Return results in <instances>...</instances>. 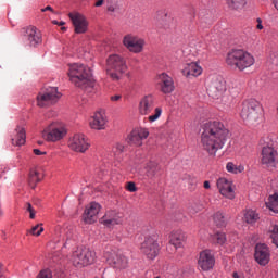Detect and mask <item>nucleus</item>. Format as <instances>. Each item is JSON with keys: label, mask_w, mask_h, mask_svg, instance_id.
<instances>
[{"label": "nucleus", "mask_w": 278, "mask_h": 278, "mask_svg": "<svg viewBox=\"0 0 278 278\" xmlns=\"http://www.w3.org/2000/svg\"><path fill=\"white\" fill-rule=\"evenodd\" d=\"M229 140V128L222 122H207L203 126L201 134V144L203 151H206L212 157L227 144Z\"/></svg>", "instance_id": "1"}, {"label": "nucleus", "mask_w": 278, "mask_h": 278, "mask_svg": "<svg viewBox=\"0 0 278 278\" xmlns=\"http://www.w3.org/2000/svg\"><path fill=\"white\" fill-rule=\"evenodd\" d=\"M67 75L71 84L76 88H80V90H84L89 94L94 92V86H97V83L92 76V70H90L88 65L81 63L68 64Z\"/></svg>", "instance_id": "2"}, {"label": "nucleus", "mask_w": 278, "mask_h": 278, "mask_svg": "<svg viewBox=\"0 0 278 278\" xmlns=\"http://www.w3.org/2000/svg\"><path fill=\"white\" fill-rule=\"evenodd\" d=\"M225 62L232 71L244 73L248 68L255 66V56L244 49H233L227 53Z\"/></svg>", "instance_id": "3"}, {"label": "nucleus", "mask_w": 278, "mask_h": 278, "mask_svg": "<svg viewBox=\"0 0 278 278\" xmlns=\"http://www.w3.org/2000/svg\"><path fill=\"white\" fill-rule=\"evenodd\" d=\"M239 114L242 121L260 125L262 118H264V108H262L260 101L255 99L244 100Z\"/></svg>", "instance_id": "4"}, {"label": "nucleus", "mask_w": 278, "mask_h": 278, "mask_svg": "<svg viewBox=\"0 0 278 278\" xmlns=\"http://www.w3.org/2000/svg\"><path fill=\"white\" fill-rule=\"evenodd\" d=\"M127 73V61L119 54H111L106 59V75L112 81H121Z\"/></svg>", "instance_id": "5"}, {"label": "nucleus", "mask_w": 278, "mask_h": 278, "mask_svg": "<svg viewBox=\"0 0 278 278\" xmlns=\"http://www.w3.org/2000/svg\"><path fill=\"white\" fill-rule=\"evenodd\" d=\"M138 110L141 116H148L149 123H155V121L162 116V108H155V97L153 94H147L142 97L139 101ZM153 110L154 113L149 115L151 112H153Z\"/></svg>", "instance_id": "6"}, {"label": "nucleus", "mask_w": 278, "mask_h": 278, "mask_svg": "<svg viewBox=\"0 0 278 278\" xmlns=\"http://www.w3.org/2000/svg\"><path fill=\"white\" fill-rule=\"evenodd\" d=\"M66 134H68V130L64 123L52 122L42 130L41 136L47 142H60V140L66 138Z\"/></svg>", "instance_id": "7"}, {"label": "nucleus", "mask_w": 278, "mask_h": 278, "mask_svg": "<svg viewBox=\"0 0 278 278\" xmlns=\"http://www.w3.org/2000/svg\"><path fill=\"white\" fill-rule=\"evenodd\" d=\"M68 260L76 268H84L94 264V253L88 248L80 247L72 252Z\"/></svg>", "instance_id": "8"}, {"label": "nucleus", "mask_w": 278, "mask_h": 278, "mask_svg": "<svg viewBox=\"0 0 278 278\" xmlns=\"http://www.w3.org/2000/svg\"><path fill=\"white\" fill-rule=\"evenodd\" d=\"M208 96L215 101L220 100V97L227 92V81L223 77L213 75L207 80Z\"/></svg>", "instance_id": "9"}, {"label": "nucleus", "mask_w": 278, "mask_h": 278, "mask_svg": "<svg viewBox=\"0 0 278 278\" xmlns=\"http://www.w3.org/2000/svg\"><path fill=\"white\" fill-rule=\"evenodd\" d=\"M60 99H62V93L58 91V87H48L38 93L37 105L38 108H50V105H55Z\"/></svg>", "instance_id": "10"}, {"label": "nucleus", "mask_w": 278, "mask_h": 278, "mask_svg": "<svg viewBox=\"0 0 278 278\" xmlns=\"http://www.w3.org/2000/svg\"><path fill=\"white\" fill-rule=\"evenodd\" d=\"M261 164L265 168L275 169L278 166V151L271 143H266L261 150Z\"/></svg>", "instance_id": "11"}, {"label": "nucleus", "mask_w": 278, "mask_h": 278, "mask_svg": "<svg viewBox=\"0 0 278 278\" xmlns=\"http://www.w3.org/2000/svg\"><path fill=\"white\" fill-rule=\"evenodd\" d=\"M104 258L110 266L118 268L119 270H125V268L129 266V258L116 250H106L104 252Z\"/></svg>", "instance_id": "12"}, {"label": "nucleus", "mask_w": 278, "mask_h": 278, "mask_svg": "<svg viewBox=\"0 0 278 278\" xmlns=\"http://www.w3.org/2000/svg\"><path fill=\"white\" fill-rule=\"evenodd\" d=\"M67 147L74 153H86L90 149V139L84 134H75L68 138Z\"/></svg>", "instance_id": "13"}, {"label": "nucleus", "mask_w": 278, "mask_h": 278, "mask_svg": "<svg viewBox=\"0 0 278 278\" xmlns=\"http://www.w3.org/2000/svg\"><path fill=\"white\" fill-rule=\"evenodd\" d=\"M140 251L147 260H155V257L160 255V243H157V237H146L144 241L141 243Z\"/></svg>", "instance_id": "14"}, {"label": "nucleus", "mask_w": 278, "mask_h": 278, "mask_svg": "<svg viewBox=\"0 0 278 278\" xmlns=\"http://www.w3.org/2000/svg\"><path fill=\"white\" fill-rule=\"evenodd\" d=\"M123 46L128 49L130 53H142L144 51V45L147 41L144 38L134 34H127L123 37Z\"/></svg>", "instance_id": "15"}, {"label": "nucleus", "mask_w": 278, "mask_h": 278, "mask_svg": "<svg viewBox=\"0 0 278 278\" xmlns=\"http://www.w3.org/2000/svg\"><path fill=\"white\" fill-rule=\"evenodd\" d=\"M23 36L30 47L36 48L42 45V33L36 26L23 28Z\"/></svg>", "instance_id": "16"}, {"label": "nucleus", "mask_w": 278, "mask_h": 278, "mask_svg": "<svg viewBox=\"0 0 278 278\" xmlns=\"http://www.w3.org/2000/svg\"><path fill=\"white\" fill-rule=\"evenodd\" d=\"M216 265V258L214 257V253L212 250H204L200 252L199 260H198V266L203 270L204 273H208V270H212L214 266Z\"/></svg>", "instance_id": "17"}, {"label": "nucleus", "mask_w": 278, "mask_h": 278, "mask_svg": "<svg viewBox=\"0 0 278 278\" xmlns=\"http://www.w3.org/2000/svg\"><path fill=\"white\" fill-rule=\"evenodd\" d=\"M68 16L74 25L75 34H86V31H88L89 23L86 15L79 12H72L68 14Z\"/></svg>", "instance_id": "18"}, {"label": "nucleus", "mask_w": 278, "mask_h": 278, "mask_svg": "<svg viewBox=\"0 0 278 278\" xmlns=\"http://www.w3.org/2000/svg\"><path fill=\"white\" fill-rule=\"evenodd\" d=\"M101 212V204L97 202L89 203L84 212L83 219L87 225H92L99 220V213Z\"/></svg>", "instance_id": "19"}, {"label": "nucleus", "mask_w": 278, "mask_h": 278, "mask_svg": "<svg viewBox=\"0 0 278 278\" xmlns=\"http://www.w3.org/2000/svg\"><path fill=\"white\" fill-rule=\"evenodd\" d=\"M217 189L222 197L225 199H236V190L233 189V182L225 177H222L216 182Z\"/></svg>", "instance_id": "20"}, {"label": "nucleus", "mask_w": 278, "mask_h": 278, "mask_svg": "<svg viewBox=\"0 0 278 278\" xmlns=\"http://www.w3.org/2000/svg\"><path fill=\"white\" fill-rule=\"evenodd\" d=\"M149 138V129L135 128L127 137L128 144L132 147H142V141Z\"/></svg>", "instance_id": "21"}, {"label": "nucleus", "mask_w": 278, "mask_h": 278, "mask_svg": "<svg viewBox=\"0 0 278 278\" xmlns=\"http://www.w3.org/2000/svg\"><path fill=\"white\" fill-rule=\"evenodd\" d=\"M100 223L104 225V227H116V225H123V215L115 210L106 211L100 219Z\"/></svg>", "instance_id": "22"}, {"label": "nucleus", "mask_w": 278, "mask_h": 278, "mask_svg": "<svg viewBox=\"0 0 278 278\" xmlns=\"http://www.w3.org/2000/svg\"><path fill=\"white\" fill-rule=\"evenodd\" d=\"M254 260L260 266H266L270 262V250L264 243H257L255 247Z\"/></svg>", "instance_id": "23"}, {"label": "nucleus", "mask_w": 278, "mask_h": 278, "mask_svg": "<svg viewBox=\"0 0 278 278\" xmlns=\"http://www.w3.org/2000/svg\"><path fill=\"white\" fill-rule=\"evenodd\" d=\"M159 79V88L163 94H170L175 91V81L173 80V77H170L166 73H161L157 76Z\"/></svg>", "instance_id": "24"}, {"label": "nucleus", "mask_w": 278, "mask_h": 278, "mask_svg": "<svg viewBox=\"0 0 278 278\" xmlns=\"http://www.w3.org/2000/svg\"><path fill=\"white\" fill-rule=\"evenodd\" d=\"M106 125H108V115H105V112L103 111L96 112L89 121V127L91 129H96V131H101L105 129Z\"/></svg>", "instance_id": "25"}, {"label": "nucleus", "mask_w": 278, "mask_h": 278, "mask_svg": "<svg viewBox=\"0 0 278 278\" xmlns=\"http://www.w3.org/2000/svg\"><path fill=\"white\" fill-rule=\"evenodd\" d=\"M182 75L185 77H201V75H203V67L199 64V62H191V63H187L182 71H181Z\"/></svg>", "instance_id": "26"}, {"label": "nucleus", "mask_w": 278, "mask_h": 278, "mask_svg": "<svg viewBox=\"0 0 278 278\" xmlns=\"http://www.w3.org/2000/svg\"><path fill=\"white\" fill-rule=\"evenodd\" d=\"M27 140V134L25 132V127L17 126L14 130V135L12 137V146L13 147H23Z\"/></svg>", "instance_id": "27"}, {"label": "nucleus", "mask_w": 278, "mask_h": 278, "mask_svg": "<svg viewBox=\"0 0 278 278\" xmlns=\"http://www.w3.org/2000/svg\"><path fill=\"white\" fill-rule=\"evenodd\" d=\"M169 242L175 249H181L184 242H186V235L181 230L172 231L169 236Z\"/></svg>", "instance_id": "28"}, {"label": "nucleus", "mask_w": 278, "mask_h": 278, "mask_svg": "<svg viewBox=\"0 0 278 278\" xmlns=\"http://www.w3.org/2000/svg\"><path fill=\"white\" fill-rule=\"evenodd\" d=\"M243 220L248 225H254V223L260 220V214L253 208H248L243 213Z\"/></svg>", "instance_id": "29"}, {"label": "nucleus", "mask_w": 278, "mask_h": 278, "mask_svg": "<svg viewBox=\"0 0 278 278\" xmlns=\"http://www.w3.org/2000/svg\"><path fill=\"white\" fill-rule=\"evenodd\" d=\"M225 1L229 10H235L236 12H240V10H244V8H247V3L249 0H225Z\"/></svg>", "instance_id": "30"}, {"label": "nucleus", "mask_w": 278, "mask_h": 278, "mask_svg": "<svg viewBox=\"0 0 278 278\" xmlns=\"http://www.w3.org/2000/svg\"><path fill=\"white\" fill-rule=\"evenodd\" d=\"M162 170V166L156 161H149L146 165V173L148 177H155Z\"/></svg>", "instance_id": "31"}, {"label": "nucleus", "mask_w": 278, "mask_h": 278, "mask_svg": "<svg viewBox=\"0 0 278 278\" xmlns=\"http://www.w3.org/2000/svg\"><path fill=\"white\" fill-rule=\"evenodd\" d=\"M213 223L219 228L227 227V218L225 217V213L223 211L215 212L213 214Z\"/></svg>", "instance_id": "32"}, {"label": "nucleus", "mask_w": 278, "mask_h": 278, "mask_svg": "<svg viewBox=\"0 0 278 278\" xmlns=\"http://www.w3.org/2000/svg\"><path fill=\"white\" fill-rule=\"evenodd\" d=\"M266 207L274 212V214H278V194L274 193L269 195L268 201L266 202Z\"/></svg>", "instance_id": "33"}, {"label": "nucleus", "mask_w": 278, "mask_h": 278, "mask_svg": "<svg viewBox=\"0 0 278 278\" xmlns=\"http://www.w3.org/2000/svg\"><path fill=\"white\" fill-rule=\"evenodd\" d=\"M226 170L228 173H231L232 175H240V173H244V166L236 165V164H233V162H229L226 165Z\"/></svg>", "instance_id": "34"}, {"label": "nucleus", "mask_w": 278, "mask_h": 278, "mask_svg": "<svg viewBox=\"0 0 278 278\" xmlns=\"http://www.w3.org/2000/svg\"><path fill=\"white\" fill-rule=\"evenodd\" d=\"M29 181L30 184H40V181H42V174L38 168L30 169Z\"/></svg>", "instance_id": "35"}, {"label": "nucleus", "mask_w": 278, "mask_h": 278, "mask_svg": "<svg viewBox=\"0 0 278 278\" xmlns=\"http://www.w3.org/2000/svg\"><path fill=\"white\" fill-rule=\"evenodd\" d=\"M218 103L223 105V108H230L231 105H233V97L224 93L219 98Z\"/></svg>", "instance_id": "36"}, {"label": "nucleus", "mask_w": 278, "mask_h": 278, "mask_svg": "<svg viewBox=\"0 0 278 278\" xmlns=\"http://www.w3.org/2000/svg\"><path fill=\"white\" fill-rule=\"evenodd\" d=\"M268 233L273 240V243L278 248V225L277 224L271 225Z\"/></svg>", "instance_id": "37"}, {"label": "nucleus", "mask_w": 278, "mask_h": 278, "mask_svg": "<svg viewBox=\"0 0 278 278\" xmlns=\"http://www.w3.org/2000/svg\"><path fill=\"white\" fill-rule=\"evenodd\" d=\"M214 240L217 244L223 245L227 242V235H225V232H216L214 236Z\"/></svg>", "instance_id": "38"}, {"label": "nucleus", "mask_w": 278, "mask_h": 278, "mask_svg": "<svg viewBox=\"0 0 278 278\" xmlns=\"http://www.w3.org/2000/svg\"><path fill=\"white\" fill-rule=\"evenodd\" d=\"M42 231H45V228L42 225L38 224L30 229L29 233H31V236H40Z\"/></svg>", "instance_id": "39"}, {"label": "nucleus", "mask_w": 278, "mask_h": 278, "mask_svg": "<svg viewBox=\"0 0 278 278\" xmlns=\"http://www.w3.org/2000/svg\"><path fill=\"white\" fill-rule=\"evenodd\" d=\"M121 10V5H118V1H113L108 3V12H118Z\"/></svg>", "instance_id": "40"}, {"label": "nucleus", "mask_w": 278, "mask_h": 278, "mask_svg": "<svg viewBox=\"0 0 278 278\" xmlns=\"http://www.w3.org/2000/svg\"><path fill=\"white\" fill-rule=\"evenodd\" d=\"M26 205H27L26 210L30 214L29 218H31V219L36 218V210H34V206H31V203H27Z\"/></svg>", "instance_id": "41"}, {"label": "nucleus", "mask_w": 278, "mask_h": 278, "mask_svg": "<svg viewBox=\"0 0 278 278\" xmlns=\"http://www.w3.org/2000/svg\"><path fill=\"white\" fill-rule=\"evenodd\" d=\"M126 190H128V192H137L138 188L136 187V182H132V181L127 182Z\"/></svg>", "instance_id": "42"}, {"label": "nucleus", "mask_w": 278, "mask_h": 278, "mask_svg": "<svg viewBox=\"0 0 278 278\" xmlns=\"http://www.w3.org/2000/svg\"><path fill=\"white\" fill-rule=\"evenodd\" d=\"M37 278H53V276L49 270H41Z\"/></svg>", "instance_id": "43"}, {"label": "nucleus", "mask_w": 278, "mask_h": 278, "mask_svg": "<svg viewBox=\"0 0 278 278\" xmlns=\"http://www.w3.org/2000/svg\"><path fill=\"white\" fill-rule=\"evenodd\" d=\"M121 99H123V96L121 94H115L110 97V101H112L113 103L121 101Z\"/></svg>", "instance_id": "44"}, {"label": "nucleus", "mask_w": 278, "mask_h": 278, "mask_svg": "<svg viewBox=\"0 0 278 278\" xmlns=\"http://www.w3.org/2000/svg\"><path fill=\"white\" fill-rule=\"evenodd\" d=\"M256 29H258L260 31H262V29H264V25L262 24L263 23V21H262V18H260V17H257L256 18Z\"/></svg>", "instance_id": "45"}, {"label": "nucleus", "mask_w": 278, "mask_h": 278, "mask_svg": "<svg viewBox=\"0 0 278 278\" xmlns=\"http://www.w3.org/2000/svg\"><path fill=\"white\" fill-rule=\"evenodd\" d=\"M115 149L118 153H123V151H125V146L117 143L115 144Z\"/></svg>", "instance_id": "46"}, {"label": "nucleus", "mask_w": 278, "mask_h": 278, "mask_svg": "<svg viewBox=\"0 0 278 278\" xmlns=\"http://www.w3.org/2000/svg\"><path fill=\"white\" fill-rule=\"evenodd\" d=\"M103 3H105V0H96L94 8H101V5H103Z\"/></svg>", "instance_id": "47"}, {"label": "nucleus", "mask_w": 278, "mask_h": 278, "mask_svg": "<svg viewBox=\"0 0 278 278\" xmlns=\"http://www.w3.org/2000/svg\"><path fill=\"white\" fill-rule=\"evenodd\" d=\"M33 151H34L35 155H47V152H42V151H40V149H34Z\"/></svg>", "instance_id": "48"}, {"label": "nucleus", "mask_w": 278, "mask_h": 278, "mask_svg": "<svg viewBox=\"0 0 278 278\" xmlns=\"http://www.w3.org/2000/svg\"><path fill=\"white\" fill-rule=\"evenodd\" d=\"M41 12H53V8L51 5H47L46 8L41 9Z\"/></svg>", "instance_id": "49"}, {"label": "nucleus", "mask_w": 278, "mask_h": 278, "mask_svg": "<svg viewBox=\"0 0 278 278\" xmlns=\"http://www.w3.org/2000/svg\"><path fill=\"white\" fill-rule=\"evenodd\" d=\"M232 278H244V274H238V273H233L232 274Z\"/></svg>", "instance_id": "50"}, {"label": "nucleus", "mask_w": 278, "mask_h": 278, "mask_svg": "<svg viewBox=\"0 0 278 278\" xmlns=\"http://www.w3.org/2000/svg\"><path fill=\"white\" fill-rule=\"evenodd\" d=\"M204 188H205V190H210V188H212L208 180L204 181Z\"/></svg>", "instance_id": "51"}, {"label": "nucleus", "mask_w": 278, "mask_h": 278, "mask_svg": "<svg viewBox=\"0 0 278 278\" xmlns=\"http://www.w3.org/2000/svg\"><path fill=\"white\" fill-rule=\"evenodd\" d=\"M54 25H59L62 27V25H65L66 23L64 21L58 22V21H53Z\"/></svg>", "instance_id": "52"}, {"label": "nucleus", "mask_w": 278, "mask_h": 278, "mask_svg": "<svg viewBox=\"0 0 278 278\" xmlns=\"http://www.w3.org/2000/svg\"><path fill=\"white\" fill-rule=\"evenodd\" d=\"M274 3V8H276V10L278 11V0H273Z\"/></svg>", "instance_id": "53"}, {"label": "nucleus", "mask_w": 278, "mask_h": 278, "mask_svg": "<svg viewBox=\"0 0 278 278\" xmlns=\"http://www.w3.org/2000/svg\"><path fill=\"white\" fill-rule=\"evenodd\" d=\"M0 278H5L3 277V271H1V267H0Z\"/></svg>", "instance_id": "54"}, {"label": "nucleus", "mask_w": 278, "mask_h": 278, "mask_svg": "<svg viewBox=\"0 0 278 278\" xmlns=\"http://www.w3.org/2000/svg\"><path fill=\"white\" fill-rule=\"evenodd\" d=\"M62 30H63V31H66V27H62Z\"/></svg>", "instance_id": "55"}, {"label": "nucleus", "mask_w": 278, "mask_h": 278, "mask_svg": "<svg viewBox=\"0 0 278 278\" xmlns=\"http://www.w3.org/2000/svg\"><path fill=\"white\" fill-rule=\"evenodd\" d=\"M155 278H162V277L157 276V277H155Z\"/></svg>", "instance_id": "56"}]
</instances>
